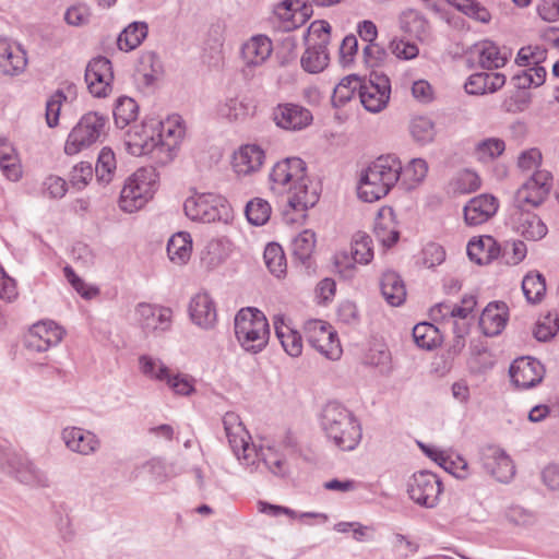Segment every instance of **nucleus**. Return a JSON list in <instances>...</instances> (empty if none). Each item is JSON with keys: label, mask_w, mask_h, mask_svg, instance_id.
<instances>
[{"label": "nucleus", "mask_w": 559, "mask_h": 559, "mask_svg": "<svg viewBox=\"0 0 559 559\" xmlns=\"http://www.w3.org/2000/svg\"><path fill=\"white\" fill-rule=\"evenodd\" d=\"M306 163L299 157H287L273 166L270 174V180L275 186H278V191L287 190L292 192L288 199V204L294 210L306 211L312 207L319 200L318 193L308 190Z\"/></svg>", "instance_id": "f257e3e1"}, {"label": "nucleus", "mask_w": 559, "mask_h": 559, "mask_svg": "<svg viewBox=\"0 0 559 559\" xmlns=\"http://www.w3.org/2000/svg\"><path fill=\"white\" fill-rule=\"evenodd\" d=\"M320 425L329 441L342 451H353L361 441L362 429L359 420L337 402H329L324 406Z\"/></svg>", "instance_id": "f03ea898"}, {"label": "nucleus", "mask_w": 559, "mask_h": 559, "mask_svg": "<svg viewBox=\"0 0 559 559\" xmlns=\"http://www.w3.org/2000/svg\"><path fill=\"white\" fill-rule=\"evenodd\" d=\"M402 164L394 155L378 157L361 175L358 195L365 202H374L385 197L397 182Z\"/></svg>", "instance_id": "7ed1b4c3"}, {"label": "nucleus", "mask_w": 559, "mask_h": 559, "mask_svg": "<svg viewBox=\"0 0 559 559\" xmlns=\"http://www.w3.org/2000/svg\"><path fill=\"white\" fill-rule=\"evenodd\" d=\"M158 187V174L152 166L139 168L130 176L120 193L119 205L124 212L132 213L151 200Z\"/></svg>", "instance_id": "20e7f679"}, {"label": "nucleus", "mask_w": 559, "mask_h": 559, "mask_svg": "<svg viewBox=\"0 0 559 559\" xmlns=\"http://www.w3.org/2000/svg\"><path fill=\"white\" fill-rule=\"evenodd\" d=\"M108 117L97 111H90L82 116L71 130L64 144V152L74 155L106 136Z\"/></svg>", "instance_id": "39448f33"}, {"label": "nucleus", "mask_w": 559, "mask_h": 559, "mask_svg": "<svg viewBox=\"0 0 559 559\" xmlns=\"http://www.w3.org/2000/svg\"><path fill=\"white\" fill-rule=\"evenodd\" d=\"M164 126L162 122L143 123L141 131L134 129L130 134L131 145L136 148L133 154H154L162 163H168L174 158L176 141L173 143L164 140Z\"/></svg>", "instance_id": "423d86ee"}, {"label": "nucleus", "mask_w": 559, "mask_h": 559, "mask_svg": "<svg viewBox=\"0 0 559 559\" xmlns=\"http://www.w3.org/2000/svg\"><path fill=\"white\" fill-rule=\"evenodd\" d=\"M183 210L190 219L201 223L227 222L229 218V206L226 199L213 193L189 197L183 203Z\"/></svg>", "instance_id": "0eeeda50"}, {"label": "nucleus", "mask_w": 559, "mask_h": 559, "mask_svg": "<svg viewBox=\"0 0 559 559\" xmlns=\"http://www.w3.org/2000/svg\"><path fill=\"white\" fill-rule=\"evenodd\" d=\"M0 467L22 484L46 488L49 477L32 462L15 452H8L0 459Z\"/></svg>", "instance_id": "6e6552de"}, {"label": "nucleus", "mask_w": 559, "mask_h": 559, "mask_svg": "<svg viewBox=\"0 0 559 559\" xmlns=\"http://www.w3.org/2000/svg\"><path fill=\"white\" fill-rule=\"evenodd\" d=\"M552 176L549 171L538 170L524 182L514 195L518 210L527 211L526 206L537 207L544 203L550 192Z\"/></svg>", "instance_id": "1a4fd4ad"}, {"label": "nucleus", "mask_w": 559, "mask_h": 559, "mask_svg": "<svg viewBox=\"0 0 559 559\" xmlns=\"http://www.w3.org/2000/svg\"><path fill=\"white\" fill-rule=\"evenodd\" d=\"M441 491V480L436 474L428 471L415 473L407 485L409 498L426 508H433L437 504Z\"/></svg>", "instance_id": "9d476101"}, {"label": "nucleus", "mask_w": 559, "mask_h": 559, "mask_svg": "<svg viewBox=\"0 0 559 559\" xmlns=\"http://www.w3.org/2000/svg\"><path fill=\"white\" fill-rule=\"evenodd\" d=\"M304 332L308 344L330 359L338 358L340 342L332 328L321 320H310L305 323Z\"/></svg>", "instance_id": "9b49d317"}, {"label": "nucleus", "mask_w": 559, "mask_h": 559, "mask_svg": "<svg viewBox=\"0 0 559 559\" xmlns=\"http://www.w3.org/2000/svg\"><path fill=\"white\" fill-rule=\"evenodd\" d=\"M114 72L108 58L98 56L93 58L85 69V82L94 97H106L112 90Z\"/></svg>", "instance_id": "f8f14e48"}, {"label": "nucleus", "mask_w": 559, "mask_h": 559, "mask_svg": "<svg viewBox=\"0 0 559 559\" xmlns=\"http://www.w3.org/2000/svg\"><path fill=\"white\" fill-rule=\"evenodd\" d=\"M390 80L384 74L372 72L368 82L360 86V102L366 110L379 112L383 110L390 99Z\"/></svg>", "instance_id": "ddd939ff"}, {"label": "nucleus", "mask_w": 559, "mask_h": 559, "mask_svg": "<svg viewBox=\"0 0 559 559\" xmlns=\"http://www.w3.org/2000/svg\"><path fill=\"white\" fill-rule=\"evenodd\" d=\"M272 118L275 124L284 130L300 131L312 123L311 111L295 103L278 104L273 108Z\"/></svg>", "instance_id": "4468645a"}, {"label": "nucleus", "mask_w": 559, "mask_h": 559, "mask_svg": "<svg viewBox=\"0 0 559 559\" xmlns=\"http://www.w3.org/2000/svg\"><path fill=\"white\" fill-rule=\"evenodd\" d=\"M483 468L500 483H508L515 474V466L504 450L488 445L481 450Z\"/></svg>", "instance_id": "2eb2a0df"}, {"label": "nucleus", "mask_w": 559, "mask_h": 559, "mask_svg": "<svg viewBox=\"0 0 559 559\" xmlns=\"http://www.w3.org/2000/svg\"><path fill=\"white\" fill-rule=\"evenodd\" d=\"M509 373L515 386L531 389L542 382L545 368L536 358L520 357L511 364Z\"/></svg>", "instance_id": "dca6fc26"}, {"label": "nucleus", "mask_w": 559, "mask_h": 559, "mask_svg": "<svg viewBox=\"0 0 559 559\" xmlns=\"http://www.w3.org/2000/svg\"><path fill=\"white\" fill-rule=\"evenodd\" d=\"M223 426L234 454L238 460L248 461L250 457L249 451H251L250 436L239 415L234 412H227L223 417Z\"/></svg>", "instance_id": "f3484780"}, {"label": "nucleus", "mask_w": 559, "mask_h": 559, "mask_svg": "<svg viewBox=\"0 0 559 559\" xmlns=\"http://www.w3.org/2000/svg\"><path fill=\"white\" fill-rule=\"evenodd\" d=\"M63 330L52 321L34 324L25 338V346L29 350L46 352L58 345L63 337Z\"/></svg>", "instance_id": "a211bd4d"}, {"label": "nucleus", "mask_w": 559, "mask_h": 559, "mask_svg": "<svg viewBox=\"0 0 559 559\" xmlns=\"http://www.w3.org/2000/svg\"><path fill=\"white\" fill-rule=\"evenodd\" d=\"M498 210V200L491 194H480L464 206V221L468 226H478L490 219Z\"/></svg>", "instance_id": "6ab92c4d"}, {"label": "nucleus", "mask_w": 559, "mask_h": 559, "mask_svg": "<svg viewBox=\"0 0 559 559\" xmlns=\"http://www.w3.org/2000/svg\"><path fill=\"white\" fill-rule=\"evenodd\" d=\"M136 314L144 331L164 332L170 328L173 311L169 308L142 302L136 307Z\"/></svg>", "instance_id": "aec40b11"}, {"label": "nucleus", "mask_w": 559, "mask_h": 559, "mask_svg": "<svg viewBox=\"0 0 559 559\" xmlns=\"http://www.w3.org/2000/svg\"><path fill=\"white\" fill-rule=\"evenodd\" d=\"M509 308L504 301H491L483 310L479 328L486 336H497L506 328Z\"/></svg>", "instance_id": "412c9836"}, {"label": "nucleus", "mask_w": 559, "mask_h": 559, "mask_svg": "<svg viewBox=\"0 0 559 559\" xmlns=\"http://www.w3.org/2000/svg\"><path fill=\"white\" fill-rule=\"evenodd\" d=\"M189 314L193 323L202 329L214 326L217 313L214 301L207 293H199L191 299Z\"/></svg>", "instance_id": "4be33fe9"}, {"label": "nucleus", "mask_w": 559, "mask_h": 559, "mask_svg": "<svg viewBox=\"0 0 559 559\" xmlns=\"http://www.w3.org/2000/svg\"><path fill=\"white\" fill-rule=\"evenodd\" d=\"M472 53L477 57L483 69L492 70L506 64L510 51L507 48L501 49L491 40H483L473 46Z\"/></svg>", "instance_id": "5701e85b"}, {"label": "nucleus", "mask_w": 559, "mask_h": 559, "mask_svg": "<svg viewBox=\"0 0 559 559\" xmlns=\"http://www.w3.org/2000/svg\"><path fill=\"white\" fill-rule=\"evenodd\" d=\"M62 439L71 451L83 455H90L99 448V440L93 432L78 427L63 429Z\"/></svg>", "instance_id": "b1692460"}, {"label": "nucleus", "mask_w": 559, "mask_h": 559, "mask_svg": "<svg viewBox=\"0 0 559 559\" xmlns=\"http://www.w3.org/2000/svg\"><path fill=\"white\" fill-rule=\"evenodd\" d=\"M27 63L26 53L13 48L8 38L0 36V72L8 75L21 73Z\"/></svg>", "instance_id": "393cba45"}, {"label": "nucleus", "mask_w": 559, "mask_h": 559, "mask_svg": "<svg viewBox=\"0 0 559 559\" xmlns=\"http://www.w3.org/2000/svg\"><path fill=\"white\" fill-rule=\"evenodd\" d=\"M506 83V76L498 72H479L472 74L464 88L469 95H483L485 93H495Z\"/></svg>", "instance_id": "a878e982"}, {"label": "nucleus", "mask_w": 559, "mask_h": 559, "mask_svg": "<svg viewBox=\"0 0 559 559\" xmlns=\"http://www.w3.org/2000/svg\"><path fill=\"white\" fill-rule=\"evenodd\" d=\"M518 211L515 228L526 240L538 241L547 235L548 228L538 215L530 211Z\"/></svg>", "instance_id": "bb28decb"}, {"label": "nucleus", "mask_w": 559, "mask_h": 559, "mask_svg": "<svg viewBox=\"0 0 559 559\" xmlns=\"http://www.w3.org/2000/svg\"><path fill=\"white\" fill-rule=\"evenodd\" d=\"M264 152L258 145H245L234 156V169L238 175H249L260 169Z\"/></svg>", "instance_id": "cd10ccee"}, {"label": "nucleus", "mask_w": 559, "mask_h": 559, "mask_svg": "<svg viewBox=\"0 0 559 559\" xmlns=\"http://www.w3.org/2000/svg\"><path fill=\"white\" fill-rule=\"evenodd\" d=\"M272 52V43L264 35H257L242 45L241 56L249 67L262 64Z\"/></svg>", "instance_id": "c85d7f7f"}, {"label": "nucleus", "mask_w": 559, "mask_h": 559, "mask_svg": "<svg viewBox=\"0 0 559 559\" xmlns=\"http://www.w3.org/2000/svg\"><path fill=\"white\" fill-rule=\"evenodd\" d=\"M500 253V248L491 236L472 239L467 245L468 258L478 265L489 264Z\"/></svg>", "instance_id": "c756f323"}, {"label": "nucleus", "mask_w": 559, "mask_h": 559, "mask_svg": "<svg viewBox=\"0 0 559 559\" xmlns=\"http://www.w3.org/2000/svg\"><path fill=\"white\" fill-rule=\"evenodd\" d=\"M380 289L386 302L399 307L406 299V288L402 277L394 271H386L382 274Z\"/></svg>", "instance_id": "7c9ffc66"}, {"label": "nucleus", "mask_w": 559, "mask_h": 559, "mask_svg": "<svg viewBox=\"0 0 559 559\" xmlns=\"http://www.w3.org/2000/svg\"><path fill=\"white\" fill-rule=\"evenodd\" d=\"M275 334L283 349L292 357H298L302 353V336L290 326L286 325L282 317L274 318Z\"/></svg>", "instance_id": "2f4dec72"}, {"label": "nucleus", "mask_w": 559, "mask_h": 559, "mask_svg": "<svg viewBox=\"0 0 559 559\" xmlns=\"http://www.w3.org/2000/svg\"><path fill=\"white\" fill-rule=\"evenodd\" d=\"M328 47L322 44H309L300 59L301 68L308 73H320L329 64Z\"/></svg>", "instance_id": "473e14b6"}, {"label": "nucleus", "mask_w": 559, "mask_h": 559, "mask_svg": "<svg viewBox=\"0 0 559 559\" xmlns=\"http://www.w3.org/2000/svg\"><path fill=\"white\" fill-rule=\"evenodd\" d=\"M270 336L269 322L260 320L254 331H247L237 335V340L246 352L260 353L267 344Z\"/></svg>", "instance_id": "72a5a7b5"}, {"label": "nucleus", "mask_w": 559, "mask_h": 559, "mask_svg": "<svg viewBox=\"0 0 559 559\" xmlns=\"http://www.w3.org/2000/svg\"><path fill=\"white\" fill-rule=\"evenodd\" d=\"M316 234L311 229L302 230L292 242L293 255L307 267L310 266V259L316 248Z\"/></svg>", "instance_id": "f704fd0d"}, {"label": "nucleus", "mask_w": 559, "mask_h": 559, "mask_svg": "<svg viewBox=\"0 0 559 559\" xmlns=\"http://www.w3.org/2000/svg\"><path fill=\"white\" fill-rule=\"evenodd\" d=\"M191 250L192 240L189 233H177L168 240L167 254L173 262L186 263L190 258Z\"/></svg>", "instance_id": "c9c22d12"}, {"label": "nucleus", "mask_w": 559, "mask_h": 559, "mask_svg": "<svg viewBox=\"0 0 559 559\" xmlns=\"http://www.w3.org/2000/svg\"><path fill=\"white\" fill-rule=\"evenodd\" d=\"M147 36V24L144 22H132L118 36L117 45L120 50L130 51L141 45Z\"/></svg>", "instance_id": "e433bc0d"}, {"label": "nucleus", "mask_w": 559, "mask_h": 559, "mask_svg": "<svg viewBox=\"0 0 559 559\" xmlns=\"http://www.w3.org/2000/svg\"><path fill=\"white\" fill-rule=\"evenodd\" d=\"M162 72V63L156 53L146 52L141 57L136 74L145 86H152L160 78Z\"/></svg>", "instance_id": "4c0bfd02"}, {"label": "nucleus", "mask_w": 559, "mask_h": 559, "mask_svg": "<svg viewBox=\"0 0 559 559\" xmlns=\"http://www.w3.org/2000/svg\"><path fill=\"white\" fill-rule=\"evenodd\" d=\"M139 114V106L135 100L128 96H120L114 107V119L118 128L123 129L134 121Z\"/></svg>", "instance_id": "58836bf2"}, {"label": "nucleus", "mask_w": 559, "mask_h": 559, "mask_svg": "<svg viewBox=\"0 0 559 559\" xmlns=\"http://www.w3.org/2000/svg\"><path fill=\"white\" fill-rule=\"evenodd\" d=\"M522 289L528 302H540L546 293L544 275L537 271L527 273L522 281Z\"/></svg>", "instance_id": "ea45409f"}, {"label": "nucleus", "mask_w": 559, "mask_h": 559, "mask_svg": "<svg viewBox=\"0 0 559 559\" xmlns=\"http://www.w3.org/2000/svg\"><path fill=\"white\" fill-rule=\"evenodd\" d=\"M362 82L357 75H348L344 78L334 88L332 95V104L334 107L344 106L348 103L355 95V92L358 90L360 94V86Z\"/></svg>", "instance_id": "a19ab883"}, {"label": "nucleus", "mask_w": 559, "mask_h": 559, "mask_svg": "<svg viewBox=\"0 0 559 559\" xmlns=\"http://www.w3.org/2000/svg\"><path fill=\"white\" fill-rule=\"evenodd\" d=\"M0 167L9 180L16 181L20 179L21 167L17 164L14 148L5 139H0Z\"/></svg>", "instance_id": "79ce46f5"}, {"label": "nucleus", "mask_w": 559, "mask_h": 559, "mask_svg": "<svg viewBox=\"0 0 559 559\" xmlns=\"http://www.w3.org/2000/svg\"><path fill=\"white\" fill-rule=\"evenodd\" d=\"M352 257L356 263L368 264L373 259V248L371 237L358 231L352 240Z\"/></svg>", "instance_id": "37998d69"}, {"label": "nucleus", "mask_w": 559, "mask_h": 559, "mask_svg": "<svg viewBox=\"0 0 559 559\" xmlns=\"http://www.w3.org/2000/svg\"><path fill=\"white\" fill-rule=\"evenodd\" d=\"M260 320H262V322L267 321L264 313L255 308L239 310L234 322L236 336L247 331H254Z\"/></svg>", "instance_id": "c03bdc74"}, {"label": "nucleus", "mask_w": 559, "mask_h": 559, "mask_svg": "<svg viewBox=\"0 0 559 559\" xmlns=\"http://www.w3.org/2000/svg\"><path fill=\"white\" fill-rule=\"evenodd\" d=\"M116 170V157L110 147H103L95 165V176L99 182L108 183Z\"/></svg>", "instance_id": "a18cd8bd"}, {"label": "nucleus", "mask_w": 559, "mask_h": 559, "mask_svg": "<svg viewBox=\"0 0 559 559\" xmlns=\"http://www.w3.org/2000/svg\"><path fill=\"white\" fill-rule=\"evenodd\" d=\"M413 338L418 347L431 349L438 344L439 331L429 322H420L413 328Z\"/></svg>", "instance_id": "49530a36"}, {"label": "nucleus", "mask_w": 559, "mask_h": 559, "mask_svg": "<svg viewBox=\"0 0 559 559\" xmlns=\"http://www.w3.org/2000/svg\"><path fill=\"white\" fill-rule=\"evenodd\" d=\"M271 205L261 198H254L246 205L245 213L250 224L254 226L264 225L271 215Z\"/></svg>", "instance_id": "de8ad7c7"}, {"label": "nucleus", "mask_w": 559, "mask_h": 559, "mask_svg": "<svg viewBox=\"0 0 559 559\" xmlns=\"http://www.w3.org/2000/svg\"><path fill=\"white\" fill-rule=\"evenodd\" d=\"M409 130L413 139L420 144L431 142L436 135L433 121L424 116L415 117L411 121Z\"/></svg>", "instance_id": "09e8293b"}, {"label": "nucleus", "mask_w": 559, "mask_h": 559, "mask_svg": "<svg viewBox=\"0 0 559 559\" xmlns=\"http://www.w3.org/2000/svg\"><path fill=\"white\" fill-rule=\"evenodd\" d=\"M264 261L272 274L280 277L286 271V259L282 247L277 243H269L264 249Z\"/></svg>", "instance_id": "8fccbe9b"}, {"label": "nucleus", "mask_w": 559, "mask_h": 559, "mask_svg": "<svg viewBox=\"0 0 559 559\" xmlns=\"http://www.w3.org/2000/svg\"><path fill=\"white\" fill-rule=\"evenodd\" d=\"M139 366L144 376L158 381H165L169 373L168 367L163 361L148 355L139 357Z\"/></svg>", "instance_id": "3c124183"}, {"label": "nucleus", "mask_w": 559, "mask_h": 559, "mask_svg": "<svg viewBox=\"0 0 559 559\" xmlns=\"http://www.w3.org/2000/svg\"><path fill=\"white\" fill-rule=\"evenodd\" d=\"M506 150L504 141L498 138H489L480 141L476 146V154L480 160H492Z\"/></svg>", "instance_id": "603ef678"}, {"label": "nucleus", "mask_w": 559, "mask_h": 559, "mask_svg": "<svg viewBox=\"0 0 559 559\" xmlns=\"http://www.w3.org/2000/svg\"><path fill=\"white\" fill-rule=\"evenodd\" d=\"M262 461L265 467L275 476L285 477L289 473L286 460L273 449L269 448L266 452H262Z\"/></svg>", "instance_id": "864d4df0"}, {"label": "nucleus", "mask_w": 559, "mask_h": 559, "mask_svg": "<svg viewBox=\"0 0 559 559\" xmlns=\"http://www.w3.org/2000/svg\"><path fill=\"white\" fill-rule=\"evenodd\" d=\"M559 330V320L557 317H552L550 313L544 317L543 320H539L535 329L533 331V334L535 338L539 342H548L551 340L557 331Z\"/></svg>", "instance_id": "5fc2aeb1"}, {"label": "nucleus", "mask_w": 559, "mask_h": 559, "mask_svg": "<svg viewBox=\"0 0 559 559\" xmlns=\"http://www.w3.org/2000/svg\"><path fill=\"white\" fill-rule=\"evenodd\" d=\"M530 104L531 93L526 91H515L502 102L501 109L506 112L518 114L524 111Z\"/></svg>", "instance_id": "6e6d98bb"}, {"label": "nucleus", "mask_w": 559, "mask_h": 559, "mask_svg": "<svg viewBox=\"0 0 559 559\" xmlns=\"http://www.w3.org/2000/svg\"><path fill=\"white\" fill-rule=\"evenodd\" d=\"M546 57L547 50L542 46L522 47L518 52L516 63L521 67H526L530 63L540 64Z\"/></svg>", "instance_id": "4d7b16f0"}, {"label": "nucleus", "mask_w": 559, "mask_h": 559, "mask_svg": "<svg viewBox=\"0 0 559 559\" xmlns=\"http://www.w3.org/2000/svg\"><path fill=\"white\" fill-rule=\"evenodd\" d=\"M66 95L62 91L55 92L46 103V122L48 127L53 128L59 122L60 109L62 103L66 100Z\"/></svg>", "instance_id": "13d9d810"}, {"label": "nucleus", "mask_w": 559, "mask_h": 559, "mask_svg": "<svg viewBox=\"0 0 559 559\" xmlns=\"http://www.w3.org/2000/svg\"><path fill=\"white\" fill-rule=\"evenodd\" d=\"M302 11V15L308 16V7L301 0H283L274 7V14L281 19L288 21L298 11Z\"/></svg>", "instance_id": "bf43d9fd"}, {"label": "nucleus", "mask_w": 559, "mask_h": 559, "mask_svg": "<svg viewBox=\"0 0 559 559\" xmlns=\"http://www.w3.org/2000/svg\"><path fill=\"white\" fill-rule=\"evenodd\" d=\"M94 169L91 163L81 162L73 167L70 173V182L78 190L86 187L88 181L93 178Z\"/></svg>", "instance_id": "052dcab7"}, {"label": "nucleus", "mask_w": 559, "mask_h": 559, "mask_svg": "<svg viewBox=\"0 0 559 559\" xmlns=\"http://www.w3.org/2000/svg\"><path fill=\"white\" fill-rule=\"evenodd\" d=\"M455 186L460 193H472L480 187V178L476 173L465 169L459 174Z\"/></svg>", "instance_id": "680f3d73"}, {"label": "nucleus", "mask_w": 559, "mask_h": 559, "mask_svg": "<svg viewBox=\"0 0 559 559\" xmlns=\"http://www.w3.org/2000/svg\"><path fill=\"white\" fill-rule=\"evenodd\" d=\"M445 259V251L439 243L429 242L423 249V263L431 269L440 265Z\"/></svg>", "instance_id": "e2e57ef3"}, {"label": "nucleus", "mask_w": 559, "mask_h": 559, "mask_svg": "<svg viewBox=\"0 0 559 559\" xmlns=\"http://www.w3.org/2000/svg\"><path fill=\"white\" fill-rule=\"evenodd\" d=\"M64 275L72 287L85 299H92L98 294V288L87 287L82 278H80L70 266L64 267Z\"/></svg>", "instance_id": "0e129e2a"}, {"label": "nucleus", "mask_w": 559, "mask_h": 559, "mask_svg": "<svg viewBox=\"0 0 559 559\" xmlns=\"http://www.w3.org/2000/svg\"><path fill=\"white\" fill-rule=\"evenodd\" d=\"M362 56L365 63L370 68L380 67L385 58L386 51L385 49L377 43L367 44V46L362 49Z\"/></svg>", "instance_id": "69168bd1"}, {"label": "nucleus", "mask_w": 559, "mask_h": 559, "mask_svg": "<svg viewBox=\"0 0 559 559\" xmlns=\"http://www.w3.org/2000/svg\"><path fill=\"white\" fill-rule=\"evenodd\" d=\"M330 32L331 25L326 21H314L308 29L310 36L309 40H313L312 44H322L328 47L330 43Z\"/></svg>", "instance_id": "338daca9"}, {"label": "nucleus", "mask_w": 559, "mask_h": 559, "mask_svg": "<svg viewBox=\"0 0 559 559\" xmlns=\"http://www.w3.org/2000/svg\"><path fill=\"white\" fill-rule=\"evenodd\" d=\"M358 51V40L357 37L353 34H349L344 37L342 44L340 46V60L346 66L354 60V56Z\"/></svg>", "instance_id": "774afa93"}]
</instances>
